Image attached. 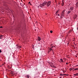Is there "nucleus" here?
Returning <instances> with one entry per match:
<instances>
[{
	"label": "nucleus",
	"instance_id": "nucleus-6",
	"mask_svg": "<svg viewBox=\"0 0 78 78\" xmlns=\"http://www.w3.org/2000/svg\"><path fill=\"white\" fill-rule=\"evenodd\" d=\"M38 39L39 41H41V37H38Z\"/></svg>",
	"mask_w": 78,
	"mask_h": 78
},
{
	"label": "nucleus",
	"instance_id": "nucleus-30",
	"mask_svg": "<svg viewBox=\"0 0 78 78\" xmlns=\"http://www.w3.org/2000/svg\"><path fill=\"white\" fill-rule=\"evenodd\" d=\"M62 78V77H59V78Z\"/></svg>",
	"mask_w": 78,
	"mask_h": 78
},
{
	"label": "nucleus",
	"instance_id": "nucleus-31",
	"mask_svg": "<svg viewBox=\"0 0 78 78\" xmlns=\"http://www.w3.org/2000/svg\"><path fill=\"white\" fill-rule=\"evenodd\" d=\"M30 3V2H29V3Z\"/></svg>",
	"mask_w": 78,
	"mask_h": 78
},
{
	"label": "nucleus",
	"instance_id": "nucleus-27",
	"mask_svg": "<svg viewBox=\"0 0 78 78\" xmlns=\"http://www.w3.org/2000/svg\"><path fill=\"white\" fill-rule=\"evenodd\" d=\"M58 16H59V14H58Z\"/></svg>",
	"mask_w": 78,
	"mask_h": 78
},
{
	"label": "nucleus",
	"instance_id": "nucleus-21",
	"mask_svg": "<svg viewBox=\"0 0 78 78\" xmlns=\"http://www.w3.org/2000/svg\"><path fill=\"white\" fill-rule=\"evenodd\" d=\"M54 47V46H52L50 48H53Z\"/></svg>",
	"mask_w": 78,
	"mask_h": 78
},
{
	"label": "nucleus",
	"instance_id": "nucleus-23",
	"mask_svg": "<svg viewBox=\"0 0 78 78\" xmlns=\"http://www.w3.org/2000/svg\"><path fill=\"white\" fill-rule=\"evenodd\" d=\"M0 53H2V51L1 50V49L0 50Z\"/></svg>",
	"mask_w": 78,
	"mask_h": 78
},
{
	"label": "nucleus",
	"instance_id": "nucleus-33",
	"mask_svg": "<svg viewBox=\"0 0 78 78\" xmlns=\"http://www.w3.org/2000/svg\"><path fill=\"white\" fill-rule=\"evenodd\" d=\"M24 6L23 5L22 6Z\"/></svg>",
	"mask_w": 78,
	"mask_h": 78
},
{
	"label": "nucleus",
	"instance_id": "nucleus-10",
	"mask_svg": "<svg viewBox=\"0 0 78 78\" xmlns=\"http://www.w3.org/2000/svg\"><path fill=\"white\" fill-rule=\"evenodd\" d=\"M64 75L65 74H61V73L60 74V76H64Z\"/></svg>",
	"mask_w": 78,
	"mask_h": 78
},
{
	"label": "nucleus",
	"instance_id": "nucleus-12",
	"mask_svg": "<svg viewBox=\"0 0 78 78\" xmlns=\"http://www.w3.org/2000/svg\"><path fill=\"white\" fill-rule=\"evenodd\" d=\"M62 6H63V5H64V3L63 1H62Z\"/></svg>",
	"mask_w": 78,
	"mask_h": 78
},
{
	"label": "nucleus",
	"instance_id": "nucleus-14",
	"mask_svg": "<svg viewBox=\"0 0 78 78\" xmlns=\"http://www.w3.org/2000/svg\"><path fill=\"white\" fill-rule=\"evenodd\" d=\"M58 12H59V11L57 10V11L56 12V15H57V14H58Z\"/></svg>",
	"mask_w": 78,
	"mask_h": 78
},
{
	"label": "nucleus",
	"instance_id": "nucleus-3",
	"mask_svg": "<svg viewBox=\"0 0 78 78\" xmlns=\"http://www.w3.org/2000/svg\"><path fill=\"white\" fill-rule=\"evenodd\" d=\"M38 8H39V9H41V8H43V7L42 6V4H41L40 5H39L38 6Z\"/></svg>",
	"mask_w": 78,
	"mask_h": 78
},
{
	"label": "nucleus",
	"instance_id": "nucleus-9",
	"mask_svg": "<svg viewBox=\"0 0 78 78\" xmlns=\"http://www.w3.org/2000/svg\"><path fill=\"white\" fill-rule=\"evenodd\" d=\"M3 38V36L2 35L0 36V39H2Z\"/></svg>",
	"mask_w": 78,
	"mask_h": 78
},
{
	"label": "nucleus",
	"instance_id": "nucleus-18",
	"mask_svg": "<svg viewBox=\"0 0 78 78\" xmlns=\"http://www.w3.org/2000/svg\"><path fill=\"white\" fill-rule=\"evenodd\" d=\"M73 75H74V76H77V73H76V74H74Z\"/></svg>",
	"mask_w": 78,
	"mask_h": 78
},
{
	"label": "nucleus",
	"instance_id": "nucleus-19",
	"mask_svg": "<svg viewBox=\"0 0 78 78\" xmlns=\"http://www.w3.org/2000/svg\"><path fill=\"white\" fill-rule=\"evenodd\" d=\"M27 78H29V77H30V76H29V75H27Z\"/></svg>",
	"mask_w": 78,
	"mask_h": 78
},
{
	"label": "nucleus",
	"instance_id": "nucleus-22",
	"mask_svg": "<svg viewBox=\"0 0 78 78\" xmlns=\"http://www.w3.org/2000/svg\"><path fill=\"white\" fill-rule=\"evenodd\" d=\"M73 69H72V68H71L70 69V70H73Z\"/></svg>",
	"mask_w": 78,
	"mask_h": 78
},
{
	"label": "nucleus",
	"instance_id": "nucleus-17",
	"mask_svg": "<svg viewBox=\"0 0 78 78\" xmlns=\"http://www.w3.org/2000/svg\"><path fill=\"white\" fill-rule=\"evenodd\" d=\"M74 70H78V68L74 69Z\"/></svg>",
	"mask_w": 78,
	"mask_h": 78
},
{
	"label": "nucleus",
	"instance_id": "nucleus-32",
	"mask_svg": "<svg viewBox=\"0 0 78 78\" xmlns=\"http://www.w3.org/2000/svg\"><path fill=\"white\" fill-rule=\"evenodd\" d=\"M54 47H55V46H54Z\"/></svg>",
	"mask_w": 78,
	"mask_h": 78
},
{
	"label": "nucleus",
	"instance_id": "nucleus-34",
	"mask_svg": "<svg viewBox=\"0 0 78 78\" xmlns=\"http://www.w3.org/2000/svg\"><path fill=\"white\" fill-rule=\"evenodd\" d=\"M64 72V71H63V72H64H64Z\"/></svg>",
	"mask_w": 78,
	"mask_h": 78
},
{
	"label": "nucleus",
	"instance_id": "nucleus-29",
	"mask_svg": "<svg viewBox=\"0 0 78 78\" xmlns=\"http://www.w3.org/2000/svg\"><path fill=\"white\" fill-rule=\"evenodd\" d=\"M64 75H66V74H64Z\"/></svg>",
	"mask_w": 78,
	"mask_h": 78
},
{
	"label": "nucleus",
	"instance_id": "nucleus-25",
	"mask_svg": "<svg viewBox=\"0 0 78 78\" xmlns=\"http://www.w3.org/2000/svg\"><path fill=\"white\" fill-rule=\"evenodd\" d=\"M0 28H2V26H1V27H0Z\"/></svg>",
	"mask_w": 78,
	"mask_h": 78
},
{
	"label": "nucleus",
	"instance_id": "nucleus-1",
	"mask_svg": "<svg viewBox=\"0 0 78 78\" xmlns=\"http://www.w3.org/2000/svg\"><path fill=\"white\" fill-rule=\"evenodd\" d=\"M46 3L47 4V6L48 7L51 5V1H48V2H46Z\"/></svg>",
	"mask_w": 78,
	"mask_h": 78
},
{
	"label": "nucleus",
	"instance_id": "nucleus-15",
	"mask_svg": "<svg viewBox=\"0 0 78 78\" xmlns=\"http://www.w3.org/2000/svg\"><path fill=\"white\" fill-rule=\"evenodd\" d=\"M70 11H69L67 13V14L68 15L69 14V13H70Z\"/></svg>",
	"mask_w": 78,
	"mask_h": 78
},
{
	"label": "nucleus",
	"instance_id": "nucleus-13",
	"mask_svg": "<svg viewBox=\"0 0 78 78\" xmlns=\"http://www.w3.org/2000/svg\"><path fill=\"white\" fill-rule=\"evenodd\" d=\"M70 9H71V10H72H72H73V8L72 7H70Z\"/></svg>",
	"mask_w": 78,
	"mask_h": 78
},
{
	"label": "nucleus",
	"instance_id": "nucleus-28",
	"mask_svg": "<svg viewBox=\"0 0 78 78\" xmlns=\"http://www.w3.org/2000/svg\"><path fill=\"white\" fill-rule=\"evenodd\" d=\"M77 76H78V73H77Z\"/></svg>",
	"mask_w": 78,
	"mask_h": 78
},
{
	"label": "nucleus",
	"instance_id": "nucleus-8",
	"mask_svg": "<svg viewBox=\"0 0 78 78\" xmlns=\"http://www.w3.org/2000/svg\"><path fill=\"white\" fill-rule=\"evenodd\" d=\"M16 46L17 47H16V48H21V46H17V45H16Z\"/></svg>",
	"mask_w": 78,
	"mask_h": 78
},
{
	"label": "nucleus",
	"instance_id": "nucleus-35",
	"mask_svg": "<svg viewBox=\"0 0 78 78\" xmlns=\"http://www.w3.org/2000/svg\"><path fill=\"white\" fill-rule=\"evenodd\" d=\"M78 66V65H77V66Z\"/></svg>",
	"mask_w": 78,
	"mask_h": 78
},
{
	"label": "nucleus",
	"instance_id": "nucleus-20",
	"mask_svg": "<svg viewBox=\"0 0 78 78\" xmlns=\"http://www.w3.org/2000/svg\"><path fill=\"white\" fill-rule=\"evenodd\" d=\"M50 32L51 33H53V31L52 30H51L50 31Z\"/></svg>",
	"mask_w": 78,
	"mask_h": 78
},
{
	"label": "nucleus",
	"instance_id": "nucleus-11",
	"mask_svg": "<svg viewBox=\"0 0 78 78\" xmlns=\"http://www.w3.org/2000/svg\"><path fill=\"white\" fill-rule=\"evenodd\" d=\"M73 30L72 29L70 30L69 32V33H70V32H71V31H72Z\"/></svg>",
	"mask_w": 78,
	"mask_h": 78
},
{
	"label": "nucleus",
	"instance_id": "nucleus-7",
	"mask_svg": "<svg viewBox=\"0 0 78 78\" xmlns=\"http://www.w3.org/2000/svg\"><path fill=\"white\" fill-rule=\"evenodd\" d=\"M76 17H77V16L76 15H75L74 16V19H76Z\"/></svg>",
	"mask_w": 78,
	"mask_h": 78
},
{
	"label": "nucleus",
	"instance_id": "nucleus-24",
	"mask_svg": "<svg viewBox=\"0 0 78 78\" xmlns=\"http://www.w3.org/2000/svg\"><path fill=\"white\" fill-rule=\"evenodd\" d=\"M52 45H53V44H51V46H52Z\"/></svg>",
	"mask_w": 78,
	"mask_h": 78
},
{
	"label": "nucleus",
	"instance_id": "nucleus-4",
	"mask_svg": "<svg viewBox=\"0 0 78 78\" xmlns=\"http://www.w3.org/2000/svg\"><path fill=\"white\" fill-rule=\"evenodd\" d=\"M41 4L42 5V6L43 7H44V6H45V5H47V2H43V3H41Z\"/></svg>",
	"mask_w": 78,
	"mask_h": 78
},
{
	"label": "nucleus",
	"instance_id": "nucleus-26",
	"mask_svg": "<svg viewBox=\"0 0 78 78\" xmlns=\"http://www.w3.org/2000/svg\"><path fill=\"white\" fill-rule=\"evenodd\" d=\"M66 64H68V63L67 62Z\"/></svg>",
	"mask_w": 78,
	"mask_h": 78
},
{
	"label": "nucleus",
	"instance_id": "nucleus-2",
	"mask_svg": "<svg viewBox=\"0 0 78 78\" xmlns=\"http://www.w3.org/2000/svg\"><path fill=\"white\" fill-rule=\"evenodd\" d=\"M65 12V10H63L62 12V14H61V16H63L64 17V15H65V14L64 12Z\"/></svg>",
	"mask_w": 78,
	"mask_h": 78
},
{
	"label": "nucleus",
	"instance_id": "nucleus-5",
	"mask_svg": "<svg viewBox=\"0 0 78 78\" xmlns=\"http://www.w3.org/2000/svg\"><path fill=\"white\" fill-rule=\"evenodd\" d=\"M60 62H64L63 61V60L62 59V58H61L60 59Z\"/></svg>",
	"mask_w": 78,
	"mask_h": 78
},
{
	"label": "nucleus",
	"instance_id": "nucleus-16",
	"mask_svg": "<svg viewBox=\"0 0 78 78\" xmlns=\"http://www.w3.org/2000/svg\"><path fill=\"white\" fill-rule=\"evenodd\" d=\"M49 50L50 51H51V50H53V49L51 48H49Z\"/></svg>",
	"mask_w": 78,
	"mask_h": 78
}]
</instances>
